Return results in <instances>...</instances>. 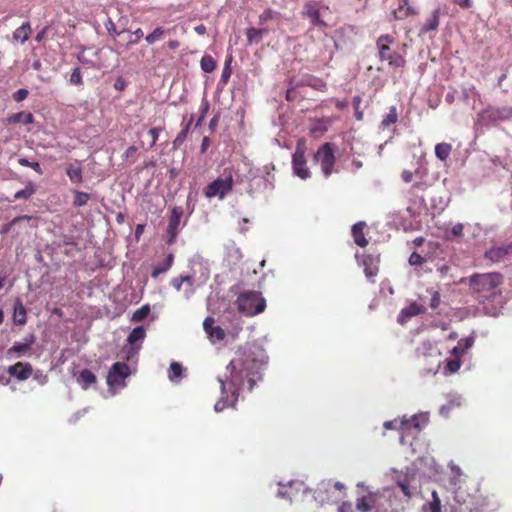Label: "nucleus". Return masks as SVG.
Here are the masks:
<instances>
[{
    "label": "nucleus",
    "mask_w": 512,
    "mask_h": 512,
    "mask_svg": "<svg viewBox=\"0 0 512 512\" xmlns=\"http://www.w3.org/2000/svg\"><path fill=\"white\" fill-rule=\"evenodd\" d=\"M183 276L175 277L171 280V285L177 290L180 291L183 285Z\"/></svg>",
    "instance_id": "4d7b16f0"
},
{
    "label": "nucleus",
    "mask_w": 512,
    "mask_h": 512,
    "mask_svg": "<svg viewBox=\"0 0 512 512\" xmlns=\"http://www.w3.org/2000/svg\"><path fill=\"white\" fill-rule=\"evenodd\" d=\"M18 163L21 166L29 167V168L33 169L39 175L43 174V170H42V168H41V166H40V164L38 162H31L27 158H20L18 160Z\"/></svg>",
    "instance_id": "79ce46f5"
},
{
    "label": "nucleus",
    "mask_w": 512,
    "mask_h": 512,
    "mask_svg": "<svg viewBox=\"0 0 512 512\" xmlns=\"http://www.w3.org/2000/svg\"><path fill=\"white\" fill-rule=\"evenodd\" d=\"M166 46L170 49V50H176L179 48L180 46V42L176 39H170L167 43H166Z\"/></svg>",
    "instance_id": "69168bd1"
},
{
    "label": "nucleus",
    "mask_w": 512,
    "mask_h": 512,
    "mask_svg": "<svg viewBox=\"0 0 512 512\" xmlns=\"http://www.w3.org/2000/svg\"><path fill=\"white\" fill-rule=\"evenodd\" d=\"M395 20H404L411 15H417V9L409 2V0H399L398 6L392 11Z\"/></svg>",
    "instance_id": "4468645a"
},
{
    "label": "nucleus",
    "mask_w": 512,
    "mask_h": 512,
    "mask_svg": "<svg viewBox=\"0 0 512 512\" xmlns=\"http://www.w3.org/2000/svg\"><path fill=\"white\" fill-rule=\"evenodd\" d=\"M169 32L170 29H166L163 26H157L151 33H149L145 37V40L149 45H153L157 41L163 39Z\"/></svg>",
    "instance_id": "393cba45"
},
{
    "label": "nucleus",
    "mask_w": 512,
    "mask_h": 512,
    "mask_svg": "<svg viewBox=\"0 0 512 512\" xmlns=\"http://www.w3.org/2000/svg\"><path fill=\"white\" fill-rule=\"evenodd\" d=\"M144 36V33L141 28L136 29L133 33H131L127 43L126 47L138 43L142 37Z\"/></svg>",
    "instance_id": "a18cd8bd"
},
{
    "label": "nucleus",
    "mask_w": 512,
    "mask_h": 512,
    "mask_svg": "<svg viewBox=\"0 0 512 512\" xmlns=\"http://www.w3.org/2000/svg\"><path fill=\"white\" fill-rule=\"evenodd\" d=\"M424 261V258L416 252H413L409 257V263L413 266L421 265Z\"/></svg>",
    "instance_id": "8fccbe9b"
},
{
    "label": "nucleus",
    "mask_w": 512,
    "mask_h": 512,
    "mask_svg": "<svg viewBox=\"0 0 512 512\" xmlns=\"http://www.w3.org/2000/svg\"><path fill=\"white\" fill-rule=\"evenodd\" d=\"M426 309L424 306L417 304L416 302L411 303L409 306L404 307L398 314L397 321L403 325L412 317L425 313Z\"/></svg>",
    "instance_id": "2eb2a0df"
},
{
    "label": "nucleus",
    "mask_w": 512,
    "mask_h": 512,
    "mask_svg": "<svg viewBox=\"0 0 512 512\" xmlns=\"http://www.w3.org/2000/svg\"><path fill=\"white\" fill-rule=\"evenodd\" d=\"M66 174L69 180L74 184H80L83 182V171L79 166L69 165L66 168Z\"/></svg>",
    "instance_id": "cd10ccee"
},
{
    "label": "nucleus",
    "mask_w": 512,
    "mask_h": 512,
    "mask_svg": "<svg viewBox=\"0 0 512 512\" xmlns=\"http://www.w3.org/2000/svg\"><path fill=\"white\" fill-rule=\"evenodd\" d=\"M364 273L368 279L374 278L379 269L376 264H374V260L371 256H367L363 260Z\"/></svg>",
    "instance_id": "7c9ffc66"
},
{
    "label": "nucleus",
    "mask_w": 512,
    "mask_h": 512,
    "mask_svg": "<svg viewBox=\"0 0 512 512\" xmlns=\"http://www.w3.org/2000/svg\"><path fill=\"white\" fill-rule=\"evenodd\" d=\"M7 373L19 381H24L32 375L33 368L28 362H17L8 367Z\"/></svg>",
    "instance_id": "ddd939ff"
},
{
    "label": "nucleus",
    "mask_w": 512,
    "mask_h": 512,
    "mask_svg": "<svg viewBox=\"0 0 512 512\" xmlns=\"http://www.w3.org/2000/svg\"><path fill=\"white\" fill-rule=\"evenodd\" d=\"M365 226V222H358L352 226L351 230L354 242L360 247H365L368 244V241L364 235Z\"/></svg>",
    "instance_id": "aec40b11"
},
{
    "label": "nucleus",
    "mask_w": 512,
    "mask_h": 512,
    "mask_svg": "<svg viewBox=\"0 0 512 512\" xmlns=\"http://www.w3.org/2000/svg\"><path fill=\"white\" fill-rule=\"evenodd\" d=\"M453 3L462 9H469L472 7V0H453Z\"/></svg>",
    "instance_id": "bf43d9fd"
},
{
    "label": "nucleus",
    "mask_w": 512,
    "mask_h": 512,
    "mask_svg": "<svg viewBox=\"0 0 512 512\" xmlns=\"http://www.w3.org/2000/svg\"><path fill=\"white\" fill-rule=\"evenodd\" d=\"M314 160L320 164L325 177H330L336 162L333 144L329 142L322 144L315 153Z\"/></svg>",
    "instance_id": "423d86ee"
},
{
    "label": "nucleus",
    "mask_w": 512,
    "mask_h": 512,
    "mask_svg": "<svg viewBox=\"0 0 512 512\" xmlns=\"http://www.w3.org/2000/svg\"><path fill=\"white\" fill-rule=\"evenodd\" d=\"M77 381L81 385V387L86 390L91 385L96 383L97 378L92 371H90L88 369H84L80 372Z\"/></svg>",
    "instance_id": "b1692460"
},
{
    "label": "nucleus",
    "mask_w": 512,
    "mask_h": 512,
    "mask_svg": "<svg viewBox=\"0 0 512 512\" xmlns=\"http://www.w3.org/2000/svg\"><path fill=\"white\" fill-rule=\"evenodd\" d=\"M394 43L393 36L386 34L381 35L376 42L378 55L381 61H387L389 66L403 68L406 65L404 56L396 51H392L390 44Z\"/></svg>",
    "instance_id": "39448f33"
},
{
    "label": "nucleus",
    "mask_w": 512,
    "mask_h": 512,
    "mask_svg": "<svg viewBox=\"0 0 512 512\" xmlns=\"http://www.w3.org/2000/svg\"><path fill=\"white\" fill-rule=\"evenodd\" d=\"M183 281L184 283L189 287V291L187 293V297L190 296V294L193 293V285H194V278L190 275H187V276H183Z\"/></svg>",
    "instance_id": "6e6d98bb"
},
{
    "label": "nucleus",
    "mask_w": 512,
    "mask_h": 512,
    "mask_svg": "<svg viewBox=\"0 0 512 512\" xmlns=\"http://www.w3.org/2000/svg\"><path fill=\"white\" fill-rule=\"evenodd\" d=\"M184 210L182 207H174L171 210V215L169 217L168 227H167V244L172 245L175 243L178 232L180 221L183 216Z\"/></svg>",
    "instance_id": "9b49d317"
},
{
    "label": "nucleus",
    "mask_w": 512,
    "mask_h": 512,
    "mask_svg": "<svg viewBox=\"0 0 512 512\" xmlns=\"http://www.w3.org/2000/svg\"><path fill=\"white\" fill-rule=\"evenodd\" d=\"M401 177L405 183H410L413 179V173L409 170H404L401 174Z\"/></svg>",
    "instance_id": "e2e57ef3"
},
{
    "label": "nucleus",
    "mask_w": 512,
    "mask_h": 512,
    "mask_svg": "<svg viewBox=\"0 0 512 512\" xmlns=\"http://www.w3.org/2000/svg\"><path fill=\"white\" fill-rule=\"evenodd\" d=\"M231 62H232V56L230 55L225 61V65H224V68H223V71L221 74V78H220V82L224 85L227 84V82L230 79L231 74H232Z\"/></svg>",
    "instance_id": "ea45409f"
},
{
    "label": "nucleus",
    "mask_w": 512,
    "mask_h": 512,
    "mask_svg": "<svg viewBox=\"0 0 512 512\" xmlns=\"http://www.w3.org/2000/svg\"><path fill=\"white\" fill-rule=\"evenodd\" d=\"M479 121L488 125L512 119V107L487 106L478 114Z\"/></svg>",
    "instance_id": "0eeeda50"
},
{
    "label": "nucleus",
    "mask_w": 512,
    "mask_h": 512,
    "mask_svg": "<svg viewBox=\"0 0 512 512\" xmlns=\"http://www.w3.org/2000/svg\"><path fill=\"white\" fill-rule=\"evenodd\" d=\"M214 318L207 317L203 322V328L212 341H222L225 338V332L220 326H214Z\"/></svg>",
    "instance_id": "f3484780"
},
{
    "label": "nucleus",
    "mask_w": 512,
    "mask_h": 512,
    "mask_svg": "<svg viewBox=\"0 0 512 512\" xmlns=\"http://www.w3.org/2000/svg\"><path fill=\"white\" fill-rule=\"evenodd\" d=\"M460 342H461V345L463 346V348H465V351H466L467 349L472 347V345L474 343V339L471 338V337H468V338L460 340Z\"/></svg>",
    "instance_id": "0e129e2a"
},
{
    "label": "nucleus",
    "mask_w": 512,
    "mask_h": 512,
    "mask_svg": "<svg viewBox=\"0 0 512 512\" xmlns=\"http://www.w3.org/2000/svg\"><path fill=\"white\" fill-rule=\"evenodd\" d=\"M127 86V83L124 79H122L121 77L117 78L115 83H114V88L118 91H123Z\"/></svg>",
    "instance_id": "052dcab7"
},
{
    "label": "nucleus",
    "mask_w": 512,
    "mask_h": 512,
    "mask_svg": "<svg viewBox=\"0 0 512 512\" xmlns=\"http://www.w3.org/2000/svg\"><path fill=\"white\" fill-rule=\"evenodd\" d=\"M432 500L423 506L425 512H441V500L437 491H432Z\"/></svg>",
    "instance_id": "473e14b6"
},
{
    "label": "nucleus",
    "mask_w": 512,
    "mask_h": 512,
    "mask_svg": "<svg viewBox=\"0 0 512 512\" xmlns=\"http://www.w3.org/2000/svg\"><path fill=\"white\" fill-rule=\"evenodd\" d=\"M145 336H146V331H145L144 327L138 326V327H135L130 332V334L128 335L127 341L130 344H135L138 341L144 340Z\"/></svg>",
    "instance_id": "f704fd0d"
},
{
    "label": "nucleus",
    "mask_w": 512,
    "mask_h": 512,
    "mask_svg": "<svg viewBox=\"0 0 512 512\" xmlns=\"http://www.w3.org/2000/svg\"><path fill=\"white\" fill-rule=\"evenodd\" d=\"M300 85L308 86V87H311V88H313L317 91H321V92H324L327 90V83L324 80H322L321 78H318V77H315L312 75H308L305 79H303L300 82Z\"/></svg>",
    "instance_id": "4be33fe9"
},
{
    "label": "nucleus",
    "mask_w": 512,
    "mask_h": 512,
    "mask_svg": "<svg viewBox=\"0 0 512 512\" xmlns=\"http://www.w3.org/2000/svg\"><path fill=\"white\" fill-rule=\"evenodd\" d=\"M149 313L150 306L148 304H145L133 313L131 320L134 322H140L144 320L149 315Z\"/></svg>",
    "instance_id": "4c0bfd02"
},
{
    "label": "nucleus",
    "mask_w": 512,
    "mask_h": 512,
    "mask_svg": "<svg viewBox=\"0 0 512 512\" xmlns=\"http://www.w3.org/2000/svg\"><path fill=\"white\" fill-rule=\"evenodd\" d=\"M160 131H161V128H151V129L149 130V132H148V133H149V135H150V136H151V138H152V142H151L150 147H153V146L156 144V142H157V140H158V137H159V132H160Z\"/></svg>",
    "instance_id": "5fc2aeb1"
},
{
    "label": "nucleus",
    "mask_w": 512,
    "mask_h": 512,
    "mask_svg": "<svg viewBox=\"0 0 512 512\" xmlns=\"http://www.w3.org/2000/svg\"><path fill=\"white\" fill-rule=\"evenodd\" d=\"M233 184V169L225 168L222 176H219L205 187L204 194L207 198L217 196L222 200L232 191Z\"/></svg>",
    "instance_id": "20e7f679"
},
{
    "label": "nucleus",
    "mask_w": 512,
    "mask_h": 512,
    "mask_svg": "<svg viewBox=\"0 0 512 512\" xmlns=\"http://www.w3.org/2000/svg\"><path fill=\"white\" fill-rule=\"evenodd\" d=\"M274 12L270 8L265 9L260 15H259V23L264 24L267 21L273 19Z\"/></svg>",
    "instance_id": "09e8293b"
},
{
    "label": "nucleus",
    "mask_w": 512,
    "mask_h": 512,
    "mask_svg": "<svg viewBox=\"0 0 512 512\" xmlns=\"http://www.w3.org/2000/svg\"><path fill=\"white\" fill-rule=\"evenodd\" d=\"M89 199H90V195L88 193L81 192V191H75L73 205L75 207L84 206L88 203Z\"/></svg>",
    "instance_id": "58836bf2"
},
{
    "label": "nucleus",
    "mask_w": 512,
    "mask_h": 512,
    "mask_svg": "<svg viewBox=\"0 0 512 512\" xmlns=\"http://www.w3.org/2000/svg\"><path fill=\"white\" fill-rule=\"evenodd\" d=\"M27 313L26 309L20 298H17L14 302L13 309V321L16 325H23L26 323Z\"/></svg>",
    "instance_id": "a211bd4d"
},
{
    "label": "nucleus",
    "mask_w": 512,
    "mask_h": 512,
    "mask_svg": "<svg viewBox=\"0 0 512 512\" xmlns=\"http://www.w3.org/2000/svg\"><path fill=\"white\" fill-rule=\"evenodd\" d=\"M328 130V123L323 119H318L310 127L311 136L318 138L324 135Z\"/></svg>",
    "instance_id": "c756f323"
},
{
    "label": "nucleus",
    "mask_w": 512,
    "mask_h": 512,
    "mask_svg": "<svg viewBox=\"0 0 512 512\" xmlns=\"http://www.w3.org/2000/svg\"><path fill=\"white\" fill-rule=\"evenodd\" d=\"M173 261H174L173 254H171V253L168 254L162 264L154 267V269L151 273L152 278H157L160 274H163L166 271H168L172 267Z\"/></svg>",
    "instance_id": "bb28decb"
},
{
    "label": "nucleus",
    "mask_w": 512,
    "mask_h": 512,
    "mask_svg": "<svg viewBox=\"0 0 512 512\" xmlns=\"http://www.w3.org/2000/svg\"><path fill=\"white\" fill-rule=\"evenodd\" d=\"M431 299H430V308L431 309H437L441 302L440 293L438 291H432L431 292Z\"/></svg>",
    "instance_id": "de8ad7c7"
},
{
    "label": "nucleus",
    "mask_w": 512,
    "mask_h": 512,
    "mask_svg": "<svg viewBox=\"0 0 512 512\" xmlns=\"http://www.w3.org/2000/svg\"><path fill=\"white\" fill-rule=\"evenodd\" d=\"M69 82L73 85H76V86H82L83 85V79H82V75H81V70L79 67H76L73 69L71 75H70V79H69Z\"/></svg>",
    "instance_id": "c03bdc74"
},
{
    "label": "nucleus",
    "mask_w": 512,
    "mask_h": 512,
    "mask_svg": "<svg viewBox=\"0 0 512 512\" xmlns=\"http://www.w3.org/2000/svg\"><path fill=\"white\" fill-rule=\"evenodd\" d=\"M440 9H435L431 16L426 20L425 24L421 27L420 33L425 34L430 31L437 30L439 26Z\"/></svg>",
    "instance_id": "5701e85b"
},
{
    "label": "nucleus",
    "mask_w": 512,
    "mask_h": 512,
    "mask_svg": "<svg viewBox=\"0 0 512 512\" xmlns=\"http://www.w3.org/2000/svg\"><path fill=\"white\" fill-rule=\"evenodd\" d=\"M32 28L29 22H24L12 34V39L16 42L24 44L30 37Z\"/></svg>",
    "instance_id": "6ab92c4d"
},
{
    "label": "nucleus",
    "mask_w": 512,
    "mask_h": 512,
    "mask_svg": "<svg viewBox=\"0 0 512 512\" xmlns=\"http://www.w3.org/2000/svg\"><path fill=\"white\" fill-rule=\"evenodd\" d=\"M137 152V147L132 145L126 149V151L123 153L122 158L124 160H128L129 158H134Z\"/></svg>",
    "instance_id": "864d4df0"
},
{
    "label": "nucleus",
    "mask_w": 512,
    "mask_h": 512,
    "mask_svg": "<svg viewBox=\"0 0 512 512\" xmlns=\"http://www.w3.org/2000/svg\"><path fill=\"white\" fill-rule=\"evenodd\" d=\"M509 254H512V243L506 246L492 247L485 252L484 256L491 262L496 263L504 260V258Z\"/></svg>",
    "instance_id": "dca6fc26"
},
{
    "label": "nucleus",
    "mask_w": 512,
    "mask_h": 512,
    "mask_svg": "<svg viewBox=\"0 0 512 512\" xmlns=\"http://www.w3.org/2000/svg\"><path fill=\"white\" fill-rule=\"evenodd\" d=\"M263 362L256 357L255 352L250 350L239 351L227 365L230 374V384L233 387L231 402L237 400V391L247 385L251 391L257 381L262 379Z\"/></svg>",
    "instance_id": "f257e3e1"
},
{
    "label": "nucleus",
    "mask_w": 512,
    "mask_h": 512,
    "mask_svg": "<svg viewBox=\"0 0 512 512\" xmlns=\"http://www.w3.org/2000/svg\"><path fill=\"white\" fill-rule=\"evenodd\" d=\"M502 284L503 275L498 272L473 274L469 278V286L481 302L500 296Z\"/></svg>",
    "instance_id": "f03ea898"
},
{
    "label": "nucleus",
    "mask_w": 512,
    "mask_h": 512,
    "mask_svg": "<svg viewBox=\"0 0 512 512\" xmlns=\"http://www.w3.org/2000/svg\"><path fill=\"white\" fill-rule=\"evenodd\" d=\"M423 421L425 423L427 419H425L423 416H417L414 415L409 419H402L400 422V425L398 429L400 430L401 437L400 442L401 444H405L406 438L412 437L415 438L419 432L421 431L422 424L420 421Z\"/></svg>",
    "instance_id": "1a4fd4ad"
},
{
    "label": "nucleus",
    "mask_w": 512,
    "mask_h": 512,
    "mask_svg": "<svg viewBox=\"0 0 512 512\" xmlns=\"http://www.w3.org/2000/svg\"><path fill=\"white\" fill-rule=\"evenodd\" d=\"M182 373H183V368L180 363L172 362L170 364V369H169V379L170 380L173 381V380L181 377Z\"/></svg>",
    "instance_id": "a19ab883"
},
{
    "label": "nucleus",
    "mask_w": 512,
    "mask_h": 512,
    "mask_svg": "<svg viewBox=\"0 0 512 512\" xmlns=\"http://www.w3.org/2000/svg\"><path fill=\"white\" fill-rule=\"evenodd\" d=\"M265 30L257 28H249L246 30V37L248 44L259 43Z\"/></svg>",
    "instance_id": "72a5a7b5"
},
{
    "label": "nucleus",
    "mask_w": 512,
    "mask_h": 512,
    "mask_svg": "<svg viewBox=\"0 0 512 512\" xmlns=\"http://www.w3.org/2000/svg\"><path fill=\"white\" fill-rule=\"evenodd\" d=\"M8 124L23 123L25 125L32 124L34 122V116L30 112H18L10 115L5 120Z\"/></svg>",
    "instance_id": "412c9836"
},
{
    "label": "nucleus",
    "mask_w": 512,
    "mask_h": 512,
    "mask_svg": "<svg viewBox=\"0 0 512 512\" xmlns=\"http://www.w3.org/2000/svg\"><path fill=\"white\" fill-rule=\"evenodd\" d=\"M29 95V91L25 88H21L13 93L12 98L16 102L24 101Z\"/></svg>",
    "instance_id": "49530a36"
},
{
    "label": "nucleus",
    "mask_w": 512,
    "mask_h": 512,
    "mask_svg": "<svg viewBox=\"0 0 512 512\" xmlns=\"http://www.w3.org/2000/svg\"><path fill=\"white\" fill-rule=\"evenodd\" d=\"M460 366L461 363L459 359H452L447 362V369L452 373L457 372Z\"/></svg>",
    "instance_id": "3c124183"
},
{
    "label": "nucleus",
    "mask_w": 512,
    "mask_h": 512,
    "mask_svg": "<svg viewBox=\"0 0 512 512\" xmlns=\"http://www.w3.org/2000/svg\"><path fill=\"white\" fill-rule=\"evenodd\" d=\"M237 310L248 317L262 313L266 308V300L258 291H246L236 299Z\"/></svg>",
    "instance_id": "7ed1b4c3"
},
{
    "label": "nucleus",
    "mask_w": 512,
    "mask_h": 512,
    "mask_svg": "<svg viewBox=\"0 0 512 512\" xmlns=\"http://www.w3.org/2000/svg\"><path fill=\"white\" fill-rule=\"evenodd\" d=\"M286 99L288 101H294L296 99V90L294 87H291L287 90Z\"/></svg>",
    "instance_id": "338daca9"
},
{
    "label": "nucleus",
    "mask_w": 512,
    "mask_h": 512,
    "mask_svg": "<svg viewBox=\"0 0 512 512\" xmlns=\"http://www.w3.org/2000/svg\"><path fill=\"white\" fill-rule=\"evenodd\" d=\"M35 193V189L32 185L26 186L24 189L19 190L15 193L14 198L18 199H28Z\"/></svg>",
    "instance_id": "37998d69"
},
{
    "label": "nucleus",
    "mask_w": 512,
    "mask_h": 512,
    "mask_svg": "<svg viewBox=\"0 0 512 512\" xmlns=\"http://www.w3.org/2000/svg\"><path fill=\"white\" fill-rule=\"evenodd\" d=\"M470 94L474 95V96H479V93L477 92V90L475 89L474 86H472L471 88H465L462 90V97L464 99H467Z\"/></svg>",
    "instance_id": "13d9d810"
},
{
    "label": "nucleus",
    "mask_w": 512,
    "mask_h": 512,
    "mask_svg": "<svg viewBox=\"0 0 512 512\" xmlns=\"http://www.w3.org/2000/svg\"><path fill=\"white\" fill-rule=\"evenodd\" d=\"M47 32H48V26H45L44 28H42L38 33L37 35L35 36V41L36 42H41L43 41V39L46 37L47 35Z\"/></svg>",
    "instance_id": "680f3d73"
},
{
    "label": "nucleus",
    "mask_w": 512,
    "mask_h": 512,
    "mask_svg": "<svg viewBox=\"0 0 512 512\" xmlns=\"http://www.w3.org/2000/svg\"><path fill=\"white\" fill-rule=\"evenodd\" d=\"M452 353L456 356H461L465 353V348H463L461 342L458 343V346L453 348Z\"/></svg>",
    "instance_id": "774afa93"
},
{
    "label": "nucleus",
    "mask_w": 512,
    "mask_h": 512,
    "mask_svg": "<svg viewBox=\"0 0 512 512\" xmlns=\"http://www.w3.org/2000/svg\"><path fill=\"white\" fill-rule=\"evenodd\" d=\"M192 121H193V117H191L189 119V121L183 126L182 130L177 134L176 138L173 141L174 149H178L181 146V144L185 141V139L187 138Z\"/></svg>",
    "instance_id": "2f4dec72"
},
{
    "label": "nucleus",
    "mask_w": 512,
    "mask_h": 512,
    "mask_svg": "<svg viewBox=\"0 0 512 512\" xmlns=\"http://www.w3.org/2000/svg\"><path fill=\"white\" fill-rule=\"evenodd\" d=\"M31 344H32V342H29V343L15 342L13 344V346L8 349V354L9 355H11V354H18V355L26 354L27 352L30 351Z\"/></svg>",
    "instance_id": "e433bc0d"
},
{
    "label": "nucleus",
    "mask_w": 512,
    "mask_h": 512,
    "mask_svg": "<svg viewBox=\"0 0 512 512\" xmlns=\"http://www.w3.org/2000/svg\"><path fill=\"white\" fill-rule=\"evenodd\" d=\"M452 151V145L446 142L438 143L435 146V155L440 161H446Z\"/></svg>",
    "instance_id": "c85d7f7f"
},
{
    "label": "nucleus",
    "mask_w": 512,
    "mask_h": 512,
    "mask_svg": "<svg viewBox=\"0 0 512 512\" xmlns=\"http://www.w3.org/2000/svg\"><path fill=\"white\" fill-rule=\"evenodd\" d=\"M201 69L206 73H211L215 70L217 62L211 55H204L200 61Z\"/></svg>",
    "instance_id": "c9c22d12"
},
{
    "label": "nucleus",
    "mask_w": 512,
    "mask_h": 512,
    "mask_svg": "<svg viewBox=\"0 0 512 512\" xmlns=\"http://www.w3.org/2000/svg\"><path fill=\"white\" fill-rule=\"evenodd\" d=\"M292 168L295 175L301 179H307L310 176V171L307 167V161L305 158V146L304 140L297 142L295 152L292 155Z\"/></svg>",
    "instance_id": "6e6552de"
},
{
    "label": "nucleus",
    "mask_w": 512,
    "mask_h": 512,
    "mask_svg": "<svg viewBox=\"0 0 512 512\" xmlns=\"http://www.w3.org/2000/svg\"><path fill=\"white\" fill-rule=\"evenodd\" d=\"M398 121V112L396 106H391L389 108V112L383 116V119L380 123V127L382 129H387L391 125L395 124Z\"/></svg>",
    "instance_id": "a878e982"
},
{
    "label": "nucleus",
    "mask_w": 512,
    "mask_h": 512,
    "mask_svg": "<svg viewBox=\"0 0 512 512\" xmlns=\"http://www.w3.org/2000/svg\"><path fill=\"white\" fill-rule=\"evenodd\" d=\"M357 509L361 512H368L371 509V507L365 498H361L358 499L357 501Z\"/></svg>",
    "instance_id": "603ef678"
},
{
    "label": "nucleus",
    "mask_w": 512,
    "mask_h": 512,
    "mask_svg": "<svg viewBox=\"0 0 512 512\" xmlns=\"http://www.w3.org/2000/svg\"><path fill=\"white\" fill-rule=\"evenodd\" d=\"M130 375V368L124 362H116L110 368L107 375V384L110 387L119 386Z\"/></svg>",
    "instance_id": "9d476101"
},
{
    "label": "nucleus",
    "mask_w": 512,
    "mask_h": 512,
    "mask_svg": "<svg viewBox=\"0 0 512 512\" xmlns=\"http://www.w3.org/2000/svg\"><path fill=\"white\" fill-rule=\"evenodd\" d=\"M301 14L303 17L308 18L310 20L311 26L313 28L327 26V24L320 17L319 4L314 1L307 2L304 5Z\"/></svg>",
    "instance_id": "f8f14e48"
}]
</instances>
